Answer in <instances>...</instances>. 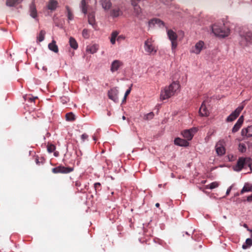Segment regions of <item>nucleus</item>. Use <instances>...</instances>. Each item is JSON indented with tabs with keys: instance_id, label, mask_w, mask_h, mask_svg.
Wrapping results in <instances>:
<instances>
[{
	"instance_id": "0e129e2a",
	"label": "nucleus",
	"mask_w": 252,
	"mask_h": 252,
	"mask_svg": "<svg viewBox=\"0 0 252 252\" xmlns=\"http://www.w3.org/2000/svg\"><path fill=\"white\" fill-rule=\"evenodd\" d=\"M158 186L159 188H161V186H162V185L161 184H159Z\"/></svg>"
},
{
	"instance_id": "7c9ffc66",
	"label": "nucleus",
	"mask_w": 252,
	"mask_h": 252,
	"mask_svg": "<svg viewBox=\"0 0 252 252\" xmlns=\"http://www.w3.org/2000/svg\"><path fill=\"white\" fill-rule=\"evenodd\" d=\"M134 8V12L135 13V15L137 17H140V15L141 13L142 9L139 5H138L137 6H135L133 7Z\"/></svg>"
},
{
	"instance_id": "4be33fe9",
	"label": "nucleus",
	"mask_w": 252,
	"mask_h": 252,
	"mask_svg": "<svg viewBox=\"0 0 252 252\" xmlns=\"http://www.w3.org/2000/svg\"><path fill=\"white\" fill-rule=\"evenodd\" d=\"M22 0H7L6 5L7 6L13 7L19 4Z\"/></svg>"
},
{
	"instance_id": "c85d7f7f",
	"label": "nucleus",
	"mask_w": 252,
	"mask_h": 252,
	"mask_svg": "<svg viewBox=\"0 0 252 252\" xmlns=\"http://www.w3.org/2000/svg\"><path fill=\"white\" fill-rule=\"evenodd\" d=\"M118 32L117 31H114L112 32L111 35L110 42L112 44H114L116 42V38L118 34Z\"/></svg>"
},
{
	"instance_id": "393cba45",
	"label": "nucleus",
	"mask_w": 252,
	"mask_h": 252,
	"mask_svg": "<svg viewBox=\"0 0 252 252\" xmlns=\"http://www.w3.org/2000/svg\"><path fill=\"white\" fill-rule=\"evenodd\" d=\"M88 22L89 24L94 26L95 25V16L94 13H89L88 15Z\"/></svg>"
},
{
	"instance_id": "412c9836",
	"label": "nucleus",
	"mask_w": 252,
	"mask_h": 252,
	"mask_svg": "<svg viewBox=\"0 0 252 252\" xmlns=\"http://www.w3.org/2000/svg\"><path fill=\"white\" fill-rule=\"evenodd\" d=\"M48 48L55 53H58L59 51L58 47L56 44V41L54 40L48 44Z\"/></svg>"
},
{
	"instance_id": "dca6fc26",
	"label": "nucleus",
	"mask_w": 252,
	"mask_h": 252,
	"mask_svg": "<svg viewBox=\"0 0 252 252\" xmlns=\"http://www.w3.org/2000/svg\"><path fill=\"white\" fill-rule=\"evenodd\" d=\"M199 114L201 116H208L209 114V111L205 104V101H203L199 110Z\"/></svg>"
},
{
	"instance_id": "f704fd0d",
	"label": "nucleus",
	"mask_w": 252,
	"mask_h": 252,
	"mask_svg": "<svg viewBox=\"0 0 252 252\" xmlns=\"http://www.w3.org/2000/svg\"><path fill=\"white\" fill-rule=\"evenodd\" d=\"M154 113L151 112L145 115L144 118L146 120H150L154 118Z\"/></svg>"
},
{
	"instance_id": "b1692460",
	"label": "nucleus",
	"mask_w": 252,
	"mask_h": 252,
	"mask_svg": "<svg viewBox=\"0 0 252 252\" xmlns=\"http://www.w3.org/2000/svg\"><path fill=\"white\" fill-rule=\"evenodd\" d=\"M80 7L82 12L84 14H86L88 11V7L85 0H81Z\"/></svg>"
},
{
	"instance_id": "f03ea898",
	"label": "nucleus",
	"mask_w": 252,
	"mask_h": 252,
	"mask_svg": "<svg viewBox=\"0 0 252 252\" xmlns=\"http://www.w3.org/2000/svg\"><path fill=\"white\" fill-rule=\"evenodd\" d=\"M180 85L177 82H173L168 87H165L160 94V99L165 100L173 96L179 89Z\"/></svg>"
},
{
	"instance_id": "864d4df0",
	"label": "nucleus",
	"mask_w": 252,
	"mask_h": 252,
	"mask_svg": "<svg viewBox=\"0 0 252 252\" xmlns=\"http://www.w3.org/2000/svg\"><path fill=\"white\" fill-rule=\"evenodd\" d=\"M35 162H36V164H37V165H40V162L41 163H43V161H39V159L37 158H36L35 159Z\"/></svg>"
},
{
	"instance_id": "4c0bfd02",
	"label": "nucleus",
	"mask_w": 252,
	"mask_h": 252,
	"mask_svg": "<svg viewBox=\"0 0 252 252\" xmlns=\"http://www.w3.org/2000/svg\"><path fill=\"white\" fill-rule=\"evenodd\" d=\"M56 149V147L53 144H50L47 146V151L49 153H52Z\"/></svg>"
},
{
	"instance_id": "79ce46f5",
	"label": "nucleus",
	"mask_w": 252,
	"mask_h": 252,
	"mask_svg": "<svg viewBox=\"0 0 252 252\" xmlns=\"http://www.w3.org/2000/svg\"><path fill=\"white\" fill-rule=\"evenodd\" d=\"M82 36L85 38H88L89 37V34L88 31L87 29H84L82 31Z\"/></svg>"
},
{
	"instance_id": "2eb2a0df",
	"label": "nucleus",
	"mask_w": 252,
	"mask_h": 252,
	"mask_svg": "<svg viewBox=\"0 0 252 252\" xmlns=\"http://www.w3.org/2000/svg\"><path fill=\"white\" fill-rule=\"evenodd\" d=\"M157 25L158 27L164 26V22L158 18H154L149 21V25L150 27L154 26Z\"/></svg>"
},
{
	"instance_id": "39448f33",
	"label": "nucleus",
	"mask_w": 252,
	"mask_h": 252,
	"mask_svg": "<svg viewBox=\"0 0 252 252\" xmlns=\"http://www.w3.org/2000/svg\"><path fill=\"white\" fill-rule=\"evenodd\" d=\"M152 42V39H147L144 42V48L145 51L149 54H155L157 52V50L155 49Z\"/></svg>"
},
{
	"instance_id": "49530a36",
	"label": "nucleus",
	"mask_w": 252,
	"mask_h": 252,
	"mask_svg": "<svg viewBox=\"0 0 252 252\" xmlns=\"http://www.w3.org/2000/svg\"><path fill=\"white\" fill-rule=\"evenodd\" d=\"M171 42L172 50L173 51L175 49V48H176L177 45V43H176V40L171 41Z\"/></svg>"
},
{
	"instance_id": "6e6d98bb",
	"label": "nucleus",
	"mask_w": 252,
	"mask_h": 252,
	"mask_svg": "<svg viewBox=\"0 0 252 252\" xmlns=\"http://www.w3.org/2000/svg\"><path fill=\"white\" fill-rule=\"evenodd\" d=\"M37 97H30L29 98V100L31 102H32L34 100L35 98H37Z\"/></svg>"
},
{
	"instance_id": "0eeeda50",
	"label": "nucleus",
	"mask_w": 252,
	"mask_h": 252,
	"mask_svg": "<svg viewBox=\"0 0 252 252\" xmlns=\"http://www.w3.org/2000/svg\"><path fill=\"white\" fill-rule=\"evenodd\" d=\"M73 170L72 167H66L62 166H59L52 169V172L54 173H68Z\"/></svg>"
},
{
	"instance_id": "58836bf2",
	"label": "nucleus",
	"mask_w": 252,
	"mask_h": 252,
	"mask_svg": "<svg viewBox=\"0 0 252 252\" xmlns=\"http://www.w3.org/2000/svg\"><path fill=\"white\" fill-rule=\"evenodd\" d=\"M244 122V117L243 116H241L238 120H237V122L236 123L235 125H236L237 126H240L241 127L243 123Z\"/></svg>"
},
{
	"instance_id": "5fc2aeb1",
	"label": "nucleus",
	"mask_w": 252,
	"mask_h": 252,
	"mask_svg": "<svg viewBox=\"0 0 252 252\" xmlns=\"http://www.w3.org/2000/svg\"><path fill=\"white\" fill-rule=\"evenodd\" d=\"M81 161V158H77V164L79 165L80 162Z\"/></svg>"
},
{
	"instance_id": "7ed1b4c3",
	"label": "nucleus",
	"mask_w": 252,
	"mask_h": 252,
	"mask_svg": "<svg viewBox=\"0 0 252 252\" xmlns=\"http://www.w3.org/2000/svg\"><path fill=\"white\" fill-rule=\"evenodd\" d=\"M212 31L215 35L221 37L228 36L229 32V29L224 27L223 24H214L212 26Z\"/></svg>"
},
{
	"instance_id": "72a5a7b5",
	"label": "nucleus",
	"mask_w": 252,
	"mask_h": 252,
	"mask_svg": "<svg viewBox=\"0 0 252 252\" xmlns=\"http://www.w3.org/2000/svg\"><path fill=\"white\" fill-rule=\"evenodd\" d=\"M66 9L67 10V16L68 20H72L73 19V15L72 14L69 7L68 6H66Z\"/></svg>"
},
{
	"instance_id": "8fccbe9b",
	"label": "nucleus",
	"mask_w": 252,
	"mask_h": 252,
	"mask_svg": "<svg viewBox=\"0 0 252 252\" xmlns=\"http://www.w3.org/2000/svg\"><path fill=\"white\" fill-rule=\"evenodd\" d=\"M76 154L77 156V158H81L82 156V152L80 150L76 151Z\"/></svg>"
},
{
	"instance_id": "603ef678",
	"label": "nucleus",
	"mask_w": 252,
	"mask_h": 252,
	"mask_svg": "<svg viewBox=\"0 0 252 252\" xmlns=\"http://www.w3.org/2000/svg\"><path fill=\"white\" fill-rule=\"evenodd\" d=\"M231 189H232V186H230L227 189V190H226V194L227 195L229 194L231 190Z\"/></svg>"
},
{
	"instance_id": "c756f323",
	"label": "nucleus",
	"mask_w": 252,
	"mask_h": 252,
	"mask_svg": "<svg viewBox=\"0 0 252 252\" xmlns=\"http://www.w3.org/2000/svg\"><path fill=\"white\" fill-rule=\"evenodd\" d=\"M45 33L46 32L43 30H41L40 32L39 33L37 36V39L39 42H42L44 40Z\"/></svg>"
},
{
	"instance_id": "a878e982",
	"label": "nucleus",
	"mask_w": 252,
	"mask_h": 252,
	"mask_svg": "<svg viewBox=\"0 0 252 252\" xmlns=\"http://www.w3.org/2000/svg\"><path fill=\"white\" fill-rule=\"evenodd\" d=\"M238 116L233 111L226 118L227 122H232L235 120Z\"/></svg>"
},
{
	"instance_id": "052dcab7",
	"label": "nucleus",
	"mask_w": 252,
	"mask_h": 252,
	"mask_svg": "<svg viewBox=\"0 0 252 252\" xmlns=\"http://www.w3.org/2000/svg\"><path fill=\"white\" fill-rule=\"evenodd\" d=\"M126 97H125V95H124V98H123V102H124V101H125V100H126Z\"/></svg>"
},
{
	"instance_id": "1a4fd4ad",
	"label": "nucleus",
	"mask_w": 252,
	"mask_h": 252,
	"mask_svg": "<svg viewBox=\"0 0 252 252\" xmlns=\"http://www.w3.org/2000/svg\"><path fill=\"white\" fill-rule=\"evenodd\" d=\"M204 46V42L202 41H199L197 42L195 46L192 47L191 52L198 54L201 52Z\"/></svg>"
},
{
	"instance_id": "20e7f679",
	"label": "nucleus",
	"mask_w": 252,
	"mask_h": 252,
	"mask_svg": "<svg viewBox=\"0 0 252 252\" xmlns=\"http://www.w3.org/2000/svg\"><path fill=\"white\" fill-rule=\"evenodd\" d=\"M197 127H193L189 129L184 130L182 131V134L186 140L188 141L192 139L194 134L197 132Z\"/></svg>"
},
{
	"instance_id": "09e8293b",
	"label": "nucleus",
	"mask_w": 252,
	"mask_h": 252,
	"mask_svg": "<svg viewBox=\"0 0 252 252\" xmlns=\"http://www.w3.org/2000/svg\"><path fill=\"white\" fill-rule=\"evenodd\" d=\"M132 84L131 85L130 87L128 88V89H127L125 94V97H126V96L129 94V93H130V91L131 90V87H132Z\"/></svg>"
},
{
	"instance_id": "c03bdc74",
	"label": "nucleus",
	"mask_w": 252,
	"mask_h": 252,
	"mask_svg": "<svg viewBox=\"0 0 252 252\" xmlns=\"http://www.w3.org/2000/svg\"><path fill=\"white\" fill-rule=\"evenodd\" d=\"M89 136L86 133H83L81 136V139L82 142H84L86 140H88Z\"/></svg>"
},
{
	"instance_id": "a18cd8bd",
	"label": "nucleus",
	"mask_w": 252,
	"mask_h": 252,
	"mask_svg": "<svg viewBox=\"0 0 252 252\" xmlns=\"http://www.w3.org/2000/svg\"><path fill=\"white\" fill-rule=\"evenodd\" d=\"M240 128V126H237L235 124L232 129V132L233 133H235L236 132L238 131Z\"/></svg>"
},
{
	"instance_id": "f8f14e48",
	"label": "nucleus",
	"mask_w": 252,
	"mask_h": 252,
	"mask_svg": "<svg viewBox=\"0 0 252 252\" xmlns=\"http://www.w3.org/2000/svg\"><path fill=\"white\" fill-rule=\"evenodd\" d=\"M246 160V158H240L237 161V164L234 170L237 171H241L245 165Z\"/></svg>"
},
{
	"instance_id": "37998d69",
	"label": "nucleus",
	"mask_w": 252,
	"mask_h": 252,
	"mask_svg": "<svg viewBox=\"0 0 252 252\" xmlns=\"http://www.w3.org/2000/svg\"><path fill=\"white\" fill-rule=\"evenodd\" d=\"M139 2L140 0H131V4L133 7L139 5Z\"/></svg>"
},
{
	"instance_id": "5701e85b",
	"label": "nucleus",
	"mask_w": 252,
	"mask_h": 252,
	"mask_svg": "<svg viewBox=\"0 0 252 252\" xmlns=\"http://www.w3.org/2000/svg\"><path fill=\"white\" fill-rule=\"evenodd\" d=\"M69 43L70 47L74 50H76L78 48V43L74 38L70 37L69 39Z\"/></svg>"
},
{
	"instance_id": "e433bc0d",
	"label": "nucleus",
	"mask_w": 252,
	"mask_h": 252,
	"mask_svg": "<svg viewBox=\"0 0 252 252\" xmlns=\"http://www.w3.org/2000/svg\"><path fill=\"white\" fill-rule=\"evenodd\" d=\"M244 107V106L243 104L240 105L234 111V112L239 116L240 113L243 109Z\"/></svg>"
},
{
	"instance_id": "6e6552de",
	"label": "nucleus",
	"mask_w": 252,
	"mask_h": 252,
	"mask_svg": "<svg viewBox=\"0 0 252 252\" xmlns=\"http://www.w3.org/2000/svg\"><path fill=\"white\" fill-rule=\"evenodd\" d=\"M123 65V63L120 60H115L113 61L111 64L110 71L114 73L118 71L120 68L122 67Z\"/></svg>"
},
{
	"instance_id": "13d9d810",
	"label": "nucleus",
	"mask_w": 252,
	"mask_h": 252,
	"mask_svg": "<svg viewBox=\"0 0 252 252\" xmlns=\"http://www.w3.org/2000/svg\"><path fill=\"white\" fill-rule=\"evenodd\" d=\"M58 152H56L54 153V156H55L57 157V156H58Z\"/></svg>"
},
{
	"instance_id": "ea45409f",
	"label": "nucleus",
	"mask_w": 252,
	"mask_h": 252,
	"mask_svg": "<svg viewBox=\"0 0 252 252\" xmlns=\"http://www.w3.org/2000/svg\"><path fill=\"white\" fill-rule=\"evenodd\" d=\"M61 102L64 104L69 101V98L66 96H62L60 98Z\"/></svg>"
},
{
	"instance_id": "bf43d9fd",
	"label": "nucleus",
	"mask_w": 252,
	"mask_h": 252,
	"mask_svg": "<svg viewBox=\"0 0 252 252\" xmlns=\"http://www.w3.org/2000/svg\"><path fill=\"white\" fill-rule=\"evenodd\" d=\"M171 176L172 178H174L175 177V176H174L173 173H171Z\"/></svg>"
},
{
	"instance_id": "4d7b16f0",
	"label": "nucleus",
	"mask_w": 252,
	"mask_h": 252,
	"mask_svg": "<svg viewBox=\"0 0 252 252\" xmlns=\"http://www.w3.org/2000/svg\"><path fill=\"white\" fill-rule=\"evenodd\" d=\"M156 207H159V203H157L155 205Z\"/></svg>"
},
{
	"instance_id": "680f3d73",
	"label": "nucleus",
	"mask_w": 252,
	"mask_h": 252,
	"mask_svg": "<svg viewBox=\"0 0 252 252\" xmlns=\"http://www.w3.org/2000/svg\"><path fill=\"white\" fill-rule=\"evenodd\" d=\"M122 119H123V120H125L126 119V117H125V116H123L122 117Z\"/></svg>"
},
{
	"instance_id": "f257e3e1",
	"label": "nucleus",
	"mask_w": 252,
	"mask_h": 252,
	"mask_svg": "<svg viewBox=\"0 0 252 252\" xmlns=\"http://www.w3.org/2000/svg\"><path fill=\"white\" fill-rule=\"evenodd\" d=\"M238 40L243 47L247 46L252 43V32L246 28H243L239 32Z\"/></svg>"
},
{
	"instance_id": "aec40b11",
	"label": "nucleus",
	"mask_w": 252,
	"mask_h": 252,
	"mask_svg": "<svg viewBox=\"0 0 252 252\" xmlns=\"http://www.w3.org/2000/svg\"><path fill=\"white\" fill-rule=\"evenodd\" d=\"M167 35L170 41L177 40V35L175 32L172 30H168L167 32Z\"/></svg>"
},
{
	"instance_id": "69168bd1",
	"label": "nucleus",
	"mask_w": 252,
	"mask_h": 252,
	"mask_svg": "<svg viewBox=\"0 0 252 252\" xmlns=\"http://www.w3.org/2000/svg\"><path fill=\"white\" fill-rule=\"evenodd\" d=\"M93 139H94V141H95V140H96V138H95V136H94V137H93Z\"/></svg>"
},
{
	"instance_id": "338daca9",
	"label": "nucleus",
	"mask_w": 252,
	"mask_h": 252,
	"mask_svg": "<svg viewBox=\"0 0 252 252\" xmlns=\"http://www.w3.org/2000/svg\"><path fill=\"white\" fill-rule=\"evenodd\" d=\"M223 218L224 219H226V217L225 216H223Z\"/></svg>"
},
{
	"instance_id": "a19ab883",
	"label": "nucleus",
	"mask_w": 252,
	"mask_h": 252,
	"mask_svg": "<svg viewBox=\"0 0 252 252\" xmlns=\"http://www.w3.org/2000/svg\"><path fill=\"white\" fill-rule=\"evenodd\" d=\"M94 188L96 192L97 190H101V184L99 182H97L94 184Z\"/></svg>"
},
{
	"instance_id": "cd10ccee",
	"label": "nucleus",
	"mask_w": 252,
	"mask_h": 252,
	"mask_svg": "<svg viewBox=\"0 0 252 252\" xmlns=\"http://www.w3.org/2000/svg\"><path fill=\"white\" fill-rule=\"evenodd\" d=\"M252 246V239L251 238H247L246 240L245 244L242 245V248L244 250L247 249L248 247Z\"/></svg>"
},
{
	"instance_id": "de8ad7c7",
	"label": "nucleus",
	"mask_w": 252,
	"mask_h": 252,
	"mask_svg": "<svg viewBox=\"0 0 252 252\" xmlns=\"http://www.w3.org/2000/svg\"><path fill=\"white\" fill-rule=\"evenodd\" d=\"M90 52L91 54H94L96 52V50L94 46H92L89 49Z\"/></svg>"
},
{
	"instance_id": "f3484780",
	"label": "nucleus",
	"mask_w": 252,
	"mask_h": 252,
	"mask_svg": "<svg viewBox=\"0 0 252 252\" xmlns=\"http://www.w3.org/2000/svg\"><path fill=\"white\" fill-rule=\"evenodd\" d=\"M30 16L33 18H36L37 17V11L36 9V7L35 4L33 2H32L30 6Z\"/></svg>"
},
{
	"instance_id": "774afa93",
	"label": "nucleus",
	"mask_w": 252,
	"mask_h": 252,
	"mask_svg": "<svg viewBox=\"0 0 252 252\" xmlns=\"http://www.w3.org/2000/svg\"><path fill=\"white\" fill-rule=\"evenodd\" d=\"M186 234L187 235H189V234L188 233V232H186Z\"/></svg>"
},
{
	"instance_id": "9b49d317",
	"label": "nucleus",
	"mask_w": 252,
	"mask_h": 252,
	"mask_svg": "<svg viewBox=\"0 0 252 252\" xmlns=\"http://www.w3.org/2000/svg\"><path fill=\"white\" fill-rule=\"evenodd\" d=\"M123 14V11L119 7H115L112 9L110 11V15L112 18H117Z\"/></svg>"
},
{
	"instance_id": "c9c22d12",
	"label": "nucleus",
	"mask_w": 252,
	"mask_h": 252,
	"mask_svg": "<svg viewBox=\"0 0 252 252\" xmlns=\"http://www.w3.org/2000/svg\"><path fill=\"white\" fill-rule=\"evenodd\" d=\"M239 152L241 153H245L246 151L247 148L246 145L243 143H240L238 148Z\"/></svg>"
},
{
	"instance_id": "a211bd4d",
	"label": "nucleus",
	"mask_w": 252,
	"mask_h": 252,
	"mask_svg": "<svg viewBox=\"0 0 252 252\" xmlns=\"http://www.w3.org/2000/svg\"><path fill=\"white\" fill-rule=\"evenodd\" d=\"M58 4V2L57 0H50L48 2L47 8L50 10L54 11L57 8Z\"/></svg>"
},
{
	"instance_id": "4468645a",
	"label": "nucleus",
	"mask_w": 252,
	"mask_h": 252,
	"mask_svg": "<svg viewBox=\"0 0 252 252\" xmlns=\"http://www.w3.org/2000/svg\"><path fill=\"white\" fill-rule=\"evenodd\" d=\"M100 4L102 7L105 10H109L112 6V3L110 0H100Z\"/></svg>"
},
{
	"instance_id": "3c124183",
	"label": "nucleus",
	"mask_w": 252,
	"mask_h": 252,
	"mask_svg": "<svg viewBox=\"0 0 252 252\" xmlns=\"http://www.w3.org/2000/svg\"><path fill=\"white\" fill-rule=\"evenodd\" d=\"M247 201L248 202H252V194L247 197Z\"/></svg>"
},
{
	"instance_id": "2f4dec72",
	"label": "nucleus",
	"mask_w": 252,
	"mask_h": 252,
	"mask_svg": "<svg viewBox=\"0 0 252 252\" xmlns=\"http://www.w3.org/2000/svg\"><path fill=\"white\" fill-rule=\"evenodd\" d=\"M65 118L66 121H72L75 119V115L72 112H69L66 114Z\"/></svg>"
},
{
	"instance_id": "6ab92c4d",
	"label": "nucleus",
	"mask_w": 252,
	"mask_h": 252,
	"mask_svg": "<svg viewBox=\"0 0 252 252\" xmlns=\"http://www.w3.org/2000/svg\"><path fill=\"white\" fill-rule=\"evenodd\" d=\"M252 191V185L246 183L245 184L244 187L241 190L240 193L243 194L244 192H248Z\"/></svg>"
},
{
	"instance_id": "e2e57ef3",
	"label": "nucleus",
	"mask_w": 252,
	"mask_h": 252,
	"mask_svg": "<svg viewBox=\"0 0 252 252\" xmlns=\"http://www.w3.org/2000/svg\"><path fill=\"white\" fill-rule=\"evenodd\" d=\"M244 226L246 228L248 227L247 225L246 224H244Z\"/></svg>"
},
{
	"instance_id": "ddd939ff",
	"label": "nucleus",
	"mask_w": 252,
	"mask_h": 252,
	"mask_svg": "<svg viewBox=\"0 0 252 252\" xmlns=\"http://www.w3.org/2000/svg\"><path fill=\"white\" fill-rule=\"evenodd\" d=\"M174 144L177 146L182 147H187L189 145V142L186 139L177 137L174 139Z\"/></svg>"
},
{
	"instance_id": "9d476101",
	"label": "nucleus",
	"mask_w": 252,
	"mask_h": 252,
	"mask_svg": "<svg viewBox=\"0 0 252 252\" xmlns=\"http://www.w3.org/2000/svg\"><path fill=\"white\" fill-rule=\"evenodd\" d=\"M241 135L243 137L246 136L247 138L252 137V125L243 128L241 130Z\"/></svg>"
},
{
	"instance_id": "473e14b6",
	"label": "nucleus",
	"mask_w": 252,
	"mask_h": 252,
	"mask_svg": "<svg viewBox=\"0 0 252 252\" xmlns=\"http://www.w3.org/2000/svg\"><path fill=\"white\" fill-rule=\"evenodd\" d=\"M219 186V184L217 182H213L207 186L206 188L213 189L217 188Z\"/></svg>"
},
{
	"instance_id": "423d86ee",
	"label": "nucleus",
	"mask_w": 252,
	"mask_h": 252,
	"mask_svg": "<svg viewBox=\"0 0 252 252\" xmlns=\"http://www.w3.org/2000/svg\"><path fill=\"white\" fill-rule=\"evenodd\" d=\"M119 91L117 87H114L108 91V96L109 99L115 102H118Z\"/></svg>"
},
{
	"instance_id": "bb28decb",
	"label": "nucleus",
	"mask_w": 252,
	"mask_h": 252,
	"mask_svg": "<svg viewBox=\"0 0 252 252\" xmlns=\"http://www.w3.org/2000/svg\"><path fill=\"white\" fill-rule=\"evenodd\" d=\"M216 151L217 155L220 156L223 155L225 152V148L223 146L217 147Z\"/></svg>"
}]
</instances>
